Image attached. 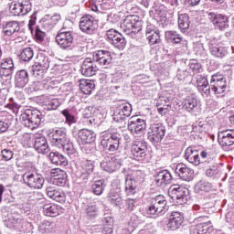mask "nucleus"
<instances>
[{"label": "nucleus", "mask_w": 234, "mask_h": 234, "mask_svg": "<svg viewBox=\"0 0 234 234\" xmlns=\"http://www.w3.org/2000/svg\"><path fill=\"white\" fill-rule=\"evenodd\" d=\"M228 82L224 78V75L216 73L211 76L210 84L207 79L202 76L197 78V88L201 92L202 96H209L212 92L218 96H222L226 92Z\"/></svg>", "instance_id": "1"}, {"label": "nucleus", "mask_w": 234, "mask_h": 234, "mask_svg": "<svg viewBox=\"0 0 234 234\" xmlns=\"http://www.w3.org/2000/svg\"><path fill=\"white\" fill-rule=\"evenodd\" d=\"M50 135V143L52 145L62 149L71 160L78 158V151L74 148V144L67 137V129L58 128L57 130H53L49 136Z\"/></svg>", "instance_id": "2"}, {"label": "nucleus", "mask_w": 234, "mask_h": 234, "mask_svg": "<svg viewBox=\"0 0 234 234\" xmlns=\"http://www.w3.org/2000/svg\"><path fill=\"white\" fill-rule=\"evenodd\" d=\"M43 118V113L38 110L27 109L20 116V122L22 125L31 129H37L41 125V119Z\"/></svg>", "instance_id": "3"}, {"label": "nucleus", "mask_w": 234, "mask_h": 234, "mask_svg": "<svg viewBox=\"0 0 234 234\" xmlns=\"http://www.w3.org/2000/svg\"><path fill=\"white\" fill-rule=\"evenodd\" d=\"M15 69L14 58L8 57L0 61V80L3 85L7 86L12 83V76Z\"/></svg>", "instance_id": "4"}, {"label": "nucleus", "mask_w": 234, "mask_h": 234, "mask_svg": "<svg viewBox=\"0 0 234 234\" xmlns=\"http://www.w3.org/2000/svg\"><path fill=\"white\" fill-rule=\"evenodd\" d=\"M121 28L127 36H133V34H138L142 30V21L140 16L136 15L127 16L122 23Z\"/></svg>", "instance_id": "5"}, {"label": "nucleus", "mask_w": 234, "mask_h": 234, "mask_svg": "<svg viewBox=\"0 0 234 234\" xmlns=\"http://www.w3.org/2000/svg\"><path fill=\"white\" fill-rule=\"evenodd\" d=\"M168 197L178 206H184V204H187L189 189L180 185H172L168 189Z\"/></svg>", "instance_id": "6"}, {"label": "nucleus", "mask_w": 234, "mask_h": 234, "mask_svg": "<svg viewBox=\"0 0 234 234\" xmlns=\"http://www.w3.org/2000/svg\"><path fill=\"white\" fill-rule=\"evenodd\" d=\"M101 144L109 153H116L120 149V134L107 132L102 134Z\"/></svg>", "instance_id": "7"}, {"label": "nucleus", "mask_w": 234, "mask_h": 234, "mask_svg": "<svg viewBox=\"0 0 234 234\" xmlns=\"http://www.w3.org/2000/svg\"><path fill=\"white\" fill-rule=\"evenodd\" d=\"M167 200L162 195L151 198L147 213L149 215H164L167 211Z\"/></svg>", "instance_id": "8"}, {"label": "nucleus", "mask_w": 234, "mask_h": 234, "mask_svg": "<svg viewBox=\"0 0 234 234\" xmlns=\"http://www.w3.org/2000/svg\"><path fill=\"white\" fill-rule=\"evenodd\" d=\"M23 182L31 189H41L45 184L43 176L37 172H26L23 176Z\"/></svg>", "instance_id": "9"}, {"label": "nucleus", "mask_w": 234, "mask_h": 234, "mask_svg": "<svg viewBox=\"0 0 234 234\" xmlns=\"http://www.w3.org/2000/svg\"><path fill=\"white\" fill-rule=\"evenodd\" d=\"M131 158L140 164H145L148 160L147 145L141 142L133 144L131 147Z\"/></svg>", "instance_id": "10"}, {"label": "nucleus", "mask_w": 234, "mask_h": 234, "mask_svg": "<svg viewBox=\"0 0 234 234\" xmlns=\"http://www.w3.org/2000/svg\"><path fill=\"white\" fill-rule=\"evenodd\" d=\"M164 136H165V126L162 123H153L150 125L148 129V140L152 144H159V142L164 140Z\"/></svg>", "instance_id": "11"}, {"label": "nucleus", "mask_w": 234, "mask_h": 234, "mask_svg": "<svg viewBox=\"0 0 234 234\" xmlns=\"http://www.w3.org/2000/svg\"><path fill=\"white\" fill-rule=\"evenodd\" d=\"M56 41L60 48L67 50V48L72 47L74 37L72 36V32L67 31V28L62 27L56 36Z\"/></svg>", "instance_id": "12"}, {"label": "nucleus", "mask_w": 234, "mask_h": 234, "mask_svg": "<svg viewBox=\"0 0 234 234\" xmlns=\"http://www.w3.org/2000/svg\"><path fill=\"white\" fill-rule=\"evenodd\" d=\"M133 112V106L129 102L118 103L117 108L113 112L112 120L113 122H123L125 118H129Z\"/></svg>", "instance_id": "13"}, {"label": "nucleus", "mask_w": 234, "mask_h": 234, "mask_svg": "<svg viewBox=\"0 0 234 234\" xmlns=\"http://www.w3.org/2000/svg\"><path fill=\"white\" fill-rule=\"evenodd\" d=\"M101 167L107 173H114L122 167V159L117 155H108L101 163Z\"/></svg>", "instance_id": "14"}, {"label": "nucleus", "mask_w": 234, "mask_h": 234, "mask_svg": "<svg viewBox=\"0 0 234 234\" xmlns=\"http://www.w3.org/2000/svg\"><path fill=\"white\" fill-rule=\"evenodd\" d=\"M106 37L113 47L118 48L119 50H123L127 42L125 41V37L122 35V33L118 32L116 29H110L106 33Z\"/></svg>", "instance_id": "15"}, {"label": "nucleus", "mask_w": 234, "mask_h": 234, "mask_svg": "<svg viewBox=\"0 0 234 234\" xmlns=\"http://www.w3.org/2000/svg\"><path fill=\"white\" fill-rule=\"evenodd\" d=\"M0 27L2 28L4 37L17 36V34H19L21 31V23L16 20L3 22L0 24Z\"/></svg>", "instance_id": "16"}, {"label": "nucleus", "mask_w": 234, "mask_h": 234, "mask_svg": "<svg viewBox=\"0 0 234 234\" xmlns=\"http://www.w3.org/2000/svg\"><path fill=\"white\" fill-rule=\"evenodd\" d=\"M92 59L100 67L107 69L112 63V55L107 50H97L93 52Z\"/></svg>", "instance_id": "17"}, {"label": "nucleus", "mask_w": 234, "mask_h": 234, "mask_svg": "<svg viewBox=\"0 0 234 234\" xmlns=\"http://www.w3.org/2000/svg\"><path fill=\"white\" fill-rule=\"evenodd\" d=\"M147 123L145 120L139 118L138 116H133L128 121V129L132 134H140L145 131Z\"/></svg>", "instance_id": "18"}, {"label": "nucleus", "mask_w": 234, "mask_h": 234, "mask_svg": "<svg viewBox=\"0 0 234 234\" xmlns=\"http://www.w3.org/2000/svg\"><path fill=\"white\" fill-rule=\"evenodd\" d=\"M79 27L81 32L90 35L96 32V29L98 28V25L94 22V17L90 15H86L80 17Z\"/></svg>", "instance_id": "19"}, {"label": "nucleus", "mask_w": 234, "mask_h": 234, "mask_svg": "<svg viewBox=\"0 0 234 234\" xmlns=\"http://www.w3.org/2000/svg\"><path fill=\"white\" fill-rule=\"evenodd\" d=\"M218 142L223 149L231 147L234 144V130H225L218 134Z\"/></svg>", "instance_id": "20"}, {"label": "nucleus", "mask_w": 234, "mask_h": 234, "mask_svg": "<svg viewBox=\"0 0 234 234\" xmlns=\"http://www.w3.org/2000/svg\"><path fill=\"white\" fill-rule=\"evenodd\" d=\"M176 174L181 180H185V182H191L193 180V175H195V170L189 168L186 164L179 163L176 166Z\"/></svg>", "instance_id": "21"}, {"label": "nucleus", "mask_w": 234, "mask_h": 234, "mask_svg": "<svg viewBox=\"0 0 234 234\" xmlns=\"http://www.w3.org/2000/svg\"><path fill=\"white\" fill-rule=\"evenodd\" d=\"M98 71V66H96V62L93 61L90 58H86L81 64L80 72L82 76H86L87 78H90L94 76Z\"/></svg>", "instance_id": "22"}, {"label": "nucleus", "mask_w": 234, "mask_h": 234, "mask_svg": "<svg viewBox=\"0 0 234 234\" xmlns=\"http://www.w3.org/2000/svg\"><path fill=\"white\" fill-rule=\"evenodd\" d=\"M209 50L212 56L214 58H218L219 59H222L223 58H226L228 56V48L217 40H211L209 42Z\"/></svg>", "instance_id": "23"}, {"label": "nucleus", "mask_w": 234, "mask_h": 234, "mask_svg": "<svg viewBox=\"0 0 234 234\" xmlns=\"http://www.w3.org/2000/svg\"><path fill=\"white\" fill-rule=\"evenodd\" d=\"M207 216L198 217L196 218V229L194 234H211V228H209L210 221H207ZM200 222V223H198Z\"/></svg>", "instance_id": "24"}, {"label": "nucleus", "mask_w": 234, "mask_h": 234, "mask_svg": "<svg viewBox=\"0 0 234 234\" xmlns=\"http://www.w3.org/2000/svg\"><path fill=\"white\" fill-rule=\"evenodd\" d=\"M50 67V62H48V58H43L42 62L36 63L32 66V72L35 78H43L45 72L48 70Z\"/></svg>", "instance_id": "25"}, {"label": "nucleus", "mask_w": 234, "mask_h": 234, "mask_svg": "<svg viewBox=\"0 0 234 234\" xmlns=\"http://www.w3.org/2000/svg\"><path fill=\"white\" fill-rule=\"evenodd\" d=\"M182 222H184L182 213L178 211L172 212L168 219L167 228L172 231H176V229L182 226Z\"/></svg>", "instance_id": "26"}, {"label": "nucleus", "mask_w": 234, "mask_h": 234, "mask_svg": "<svg viewBox=\"0 0 234 234\" xmlns=\"http://www.w3.org/2000/svg\"><path fill=\"white\" fill-rule=\"evenodd\" d=\"M81 175L80 176L82 182H87L89 180V176L94 173V162L90 160H83L80 163Z\"/></svg>", "instance_id": "27"}, {"label": "nucleus", "mask_w": 234, "mask_h": 234, "mask_svg": "<svg viewBox=\"0 0 234 234\" xmlns=\"http://www.w3.org/2000/svg\"><path fill=\"white\" fill-rule=\"evenodd\" d=\"M185 158L193 165H200V154L198 153V150L195 149L193 146H189L186 149Z\"/></svg>", "instance_id": "28"}, {"label": "nucleus", "mask_w": 234, "mask_h": 234, "mask_svg": "<svg viewBox=\"0 0 234 234\" xmlns=\"http://www.w3.org/2000/svg\"><path fill=\"white\" fill-rule=\"evenodd\" d=\"M46 191L48 197L52 200H55L56 202L64 204L65 200H67V196L65 195V192L58 190L54 186H48Z\"/></svg>", "instance_id": "29"}, {"label": "nucleus", "mask_w": 234, "mask_h": 234, "mask_svg": "<svg viewBox=\"0 0 234 234\" xmlns=\"http://www.w3.org/2000/svg\"><path fill=\"white\" fill-rule=\"evenodd\" d=\"M173 176H171V173L167 170H162L155 176L154 184L157 187H162V186L171 184Z\"/></svg>", "instance_id": "30"}, {"label": "nucleus", "mask_w": 234, "mask_h": 234, "mask_svg": "<svg viewBox=\"0 0 234 234\" xmlns=\"http://www.w3.org/2000/svg\"><path fill=\"white\" fill-rule=\"evenodd\" d=\"M208 19L213 23V25H217L220 30H224V28H228V27H229L227 16L209 13Z\"/></svg>", "instance_id": "31"}, {"label": "nucleus", "mask_w": 234, "mask_h": 234, "mask_svg": "<svg viewBox=\"0 0 234 234\" xmlns=\"http://www.w3.org/2000/svg\"><path fill=\"white\" fill-rule=\"evenodd\" d=\"M61 20V16L58 14H55L54 16H50V15H46L42 20V27L46 28V30H52L58 23Z\"/></svg>", "instance_id": "32"}, {"label": "nucleus", "mask_w": 234, "mask_h": 234, "mask_svg": "<svg viewBox=\"0 0 234 234\" xmlns=\"http://www.w3.org/2000/svg\"><path fill=\"white\" fill-rule=\"evenodd\" d=\"M34 148L40 154H47V153L50 152V148L48 147V143L47 142V138L45 137H37L35 138Z\"/></svg>", "instance_id": "33"}, {"label": "nucleus", "mask_w": 234, "mask_h": 234, "mask_svg": "<svg viewBox=\"0 0 234 234\" xmlns=\"http://www.w3.org/2000/svg\"><path fill=\"white\" fill-rule=\"evenodd\" d=\"M78 138L81 144H92L96 140V133L88 129H82L78 132Z\"/></svg>", "instance_id": "34"}, {"label": "nucleus", "mask_w": 234, "mask_h": 234, "mask_svg": "<svg viewBox=\"0 0 234 234\" xmlns=\"http://www.w3.org/2000/svg\"><path fill=\"white\" fill-rule=\"evenodd\" d=\"M28 83V72L25 69H21L16 73L15 85L18 89H23Z\"/></svg>", "instance_id": "35"}, {"label": "nucleus", "mask_w": 234, "mask_h": 234, "mask_svg": "<svg viewBox=\"0 0 234 234\" xmlns=\"http://www.w3.org/2000/svg\"><path fill=\"white\" fill-rule=\"evenodd\" d=\"M61 213V207L52 204V203H48L43 206V214L46 217H59Z\"/></svg>", "instance_id": "36"}, {"label": "nucleus", "mask_w": 234, "mask_h": 234, "mask_svg": "<svg viewBox=\"0 0 234 234\" xmlns=\"http://www.w3.org/2000/svg\"><path fill=\"white\" fill-rule=\"evenodd\" d=\"M79 87L83 94H92V90L96 89V84H94V80L82 79L80 80Z\"/></svg>", "instance_id": "37"}, {"label": "nucleus", "mask_w": 234, "mask_h": 234, "mask_svg": "<svg viewBox=\"0 0 234 234\" xmlns=\"http://www.w3.org/2000/svg\"><path fill=\"white\" fill-rule=\"evenodd\" d=\"M49 160L55 165H69V161H67V157L59 154V152H50Z\"/></svg>", "instance_id": "38"}, {"label": "nucleus", "mask_w": 234, "mask_h": 234, "mask_svg": "<svg viewBox=\"0 0 234 234\" xmlns=\"http://www.w3.org/2000/svg\"><path fill=\"white\" fill-rule=\"evenodd\" d=\"M183 109H185V111L187 112H193L197 111L198 109V100L193 96L187 97L183 101Z\"/></svg>", "instance_id": "39"}, {"label": "nucleus", "mask_w": 234, "mask_h": 234, "mask_svg": "<svg viewBox=\"0 0 234 234\" xmlns=\"http://www.w3.org/2000/svg\"><path fill=\"white\" fill-rule=\"evenodd\" d=\"M156 106L159 114L164 116L165 114H167V111H169V100H167L165 97H159Z\"/></svg>", "instance_id": "40"}, {"label": "nucleus", "mask_w": 234, "mask_h": 234, "mask_svg": "<svg viewBox=\"0 0 234 234\" xmlns=\"http://www.w3.org/2000/svg\"><path fill=\"white\" fill-rule=\"evenodd\" d=\"M137 187H138V183H136L135 180H133L129 177L125 178L124 189H125L126 195L128 196L135 195Z\"/></svg>", "instance_id": "41"}, {"label": "nucleus", "mask_w": 234, "mask_h": 234, "mask_svg": "<svg viewBox=\"0 0 234 234\" xmlns=\"http://www.w3.org/2000/svg\"><path fill=\"white\" fill-rule=\"evenodd\" d=\"M165 36L168 43H173L174 45L182 43V37L176 31H166Z\"/></svg>", "instance_id": "42"}, {"label": "nucleus", "mask_w": 234, "mask_h": 234, "mask_svg": "<svg viewBox=\"0 0 234 234\" xmlns=\"http://www.w3.org/2000/svg\"><path fill=\"white\" fill-rule=\"evenodd\" d=\"M112 218L111 217L101 219V224L103 226L101 234H112Z\"/></svg>", "instance_id": "43"}, {"label": "nucleus", "mask_w": 234, "mask_h": 234, "mask_svg": "<svg viewBox=\"0 0 234 234\" xmlns=\"http://www.w3.org/2000/svg\"><path fill=\"white\" fill-rule=\"evenodd\" d=\"M61 102H59V99H48L44 101V107L47 111H56Z\"/></svg>", "instance_id": "44"}, {"label": "nucleus", "mask_w": 234, "mask_h": 234, "mask_svg": "<svg viewBox=\"0 0 234 234\" xmlns=\"http://www.w3.org/2000/svg\"><path fill=\"white\" fill-rule=\"evenodd\" d=\"M178 27L181 30H187L189 28V16L187 14L179 15Z\"/></svg>", "instance_id": "45"}, {"label": "nucleus", "mask_w": 234, "mask_h": 234, "mask_svg": "<svg viewBox=\"0 0 234 234\" xmlns=\"http://www.w3.org/2000/svg\"><path fill=\"white\" fill-rule=\"evenodd\" d=\"M126 178L134 180L138 184L142 182V178H144V174L140 170H129Z\"/></svg>", "instance_id": "46"}, {"label": "nucleus", "mask_w": 234, "mask_h": 234, "mask_svg": "<svg viewBox=\"0 0 234 234\" xmlns=\"http://www.w3.org/2000/svg\"><path fill=\"white\" fill-rule=\"evenodd\" d=\"M34 58V49L32 48H26L19 54V58L22 61H30Z\"/></svg>", "instance_id": "47"}, {"label": "nucleus", "mask_w": 234, "mask_h": 234, "mask_svg": "<svg viewBox=\"0 0 234 234\" xmlns=\"http://www.w3.org/2000/svg\"><path fill=\"white\" fill-rule=\"evenodd\" d=\"M18 5H20L22 16H27V14L32 10V3L30 0H18Z\"/></svg>", "instance_id": "48"}, {"label": "nucleus", "mask_w": 234, "mask_h": 234, "mask_svg": "<svg viewBox=\"0 0 234 234\" xmlns=\"http://www.w3.org/2000/svg\"><path fill=\"white\" fill-rule=\"evenodd\" d=\"M86 217L87 218H96L98 217L99 208L96 205H89L86 209Z\"/></svg>", "instance_id": "49"}, {"label": "nucleus", "mask_w": 234, "mask_h": 234, "mask_svg": "<svg viewBox=\"0 0 234 234\" xmlns=\"http://www.w3.org/2000/svg\"><path fill=\"white\" fill-rule=\"evenodd\" d=\"M9 12L11 16H23V13L21 11V5L19 4L18 1L11 3L9 6Z\"/></svg>", "instance_id": "50"}, {"label": "nucleus", "mask_w": 234, "mask_h": 234, "mask_svg": "<svg viewBox=\"0 0 234 234\" xmlns=\"http://www.w3.org/2000/svg\"><path fill=\"white\" fill-rule=\"evenodd\" d=\"M196 191L197 193H200V191H205V192L211 191V185L209 184V182L206 180H200L196 185Z\"/></svg>", "instance_id": "51"}, {"label": "nucleus", "mask_w": 234, "mask_h": 234, "mask_svg": "<svg viewBox=\"0 0 234 234\" xmlns=\"http://www.w3.org/2000/svg\"><path fill=\"white\" fill-rule=\"evenodd\" d=\"M36 142L34 134L32 133H24L22 136V144L25 147H32Z\"/></svg>", "instance_id": "52"}, {"label": "nucleus", "mask_w": 234, "mask_h": 234, "mask_svg": "<svg viewBox=\"0 0 234 234\" xmlns=\"http://www.w3.org/2000/svg\"><path fill=\"white\" fill-rule=\"evenodd\" d=\"M109 200H110V204H112V206H115V207L122 206V203L123 202V199H122V197H120L118 194H114L112 192H111L109 194Z\"/></svg>", "instance_id": "53"}, {"label": "nucleus", "mask_w": 234, "mask_h": 234, "mask_svg": "<svg viewBox=\"0 0 234 234\" xmlns=\"http://www.w3.org/2000/svg\"><path fill=\"white\" fill-rule=\"evenodd\" d=\"M103 184H104L103 180H98L94 182V184L91 186V189L94 195L100 196L103 193V189H104Z\"/></svg>", "instance_id": "54"}, {"label": "nucleus", "mask_w": 234, "mask_h": 234, "mask_svg": "<svg viewBox=\"0 0 234 234\" xmlns=\"http://www.w3.org/2000/svg\"><path fill=\"white\" fill-rule=\"evenodd\" d=\"M52 228H54V223L44 220L39 226V231L41 233H50L52 231Z\"/></svg>", "instance_id": "55"}, {"label": "nucleus", "mask_w": 234, "mask_h": 234, "mask_svg": "<svg viewBox=\"0 0 234 234\" xmlns=\"http://www.w3.org/2000/svg\"><path fill=\"white\" fill-rule=\"evenodd\" d=\"M150 45H158L160 43V33L158 31L148 33L146 37Z\"/></svg>", "instance_id": "56"}, {"label": "nucleus", "mask_w": 234, "mask_h": 234, "mask_svg": "<svg viewBox=\"0 0 234 234\" xmlns=\"http://www.w3.org/2000/svg\"><path fill=\"white\" fill-rule=\"evenodd\" d=\"M53 184L59 187H63L67 184V172H64L58 177L53 178Z\"/></svg>", "instance_id": "57"}, {"label": "nucleus", "mask_w": 234, "mask_h": 234, "mask_svg": "<svg viewBox=\"0 0 234 234\" xmlns=\"http://www.w3.org/2000/svg\"><path fill=\"white\" fill-rule=\"evenodd\" d=\"M63 114L64 118L66 119V123H69V125H72V123H76L77 120L72 113L69 110H64L61 112Z\"/></svg>", "instance_id": "58"}, {"label": "nucleus", "mask_w": 234, "mask_h": 234, "mask_svg": "<svg viewBox=\"0 0 234 234\" xmlns=\"http://www.w3.org/2000/svg\"><path fill=\"white\" fill-rule=\"evenodd\" d=\"M37 85L39 87V90H43V89H48L50 87L51 89H55V87H58L59 85L58 80H51L48 82V84H45L43 82H37Z\"/></svg>", "instance_id": "59"}, {"label": "nucleus", "mask_w": 234, "mask_h": 234, "mask_svg": "<svg viewBox=\"0 0 234 234\" xmlns=\"http://www.w3.org/2000/svg\"><path fill=\"white\" fill-rule=\"evenodd\" d=\"M101 2L100 8L102 10H111L112 6H114V3H116V0H99Z\"/></svg>", "instance_id": "60"}, {"label": "nucleus", "mask_w": 234, "mask_h": 234, "mask_svg": "<svg viewBox=\"0 0 234 234\" xmlns=\"http://www.w3.org/2000/svg\"><path fill=\"white\" fill-rule=\"evenodd\" d=\"M33 206L31 203H24L20 207V213L21 215H30V211L32 209Z\"/></svg>", "instance_id": "61"}, {"label": "nucleus", "mask_w": 234, "mask_h": 234, "mask_svg": "<svg viewBox=\"0 0 234 234\" xmlns=\"http://www.w3.org/2000/svg\"><path fill=\"white\" fill-rule=\"evenodd\" d=\"M189 67L194 74H199L200 70H202V65L197 62V60H191L189 63Z\"/></svg>", "instance_id": "62"}, {"label": "nucleus", "mask_w": 234, "mask_h": 234, "mask_svg": "<svg viewBox=\"0 0 234 234\" xmlns=\"http://www.w3.org/2000/svg\"><path fill=\"white\" fill-rule=\"evenodd\" d=\"M205 48H204V44H202V42H196L194 44V52H196V54H197V56H202V54H204L205 52Z\"/></svg>", "instance_id": "63"}, {"label": "nucleus", "mask_w": 234, "mask_h": 234, "mask_svg": "<svg viewBox=\"0 0 234 234\" xmlns=\"http://www.w3.org/2000/svg\"><path fill=\"white\" fill-rule=\"evenodd\" d=\"M107 21L108 23H112V25H114L118 23V21H120V16L114 13H110L107 16Z\"/></svg>", "instance_id": "64"}]
</instances>
